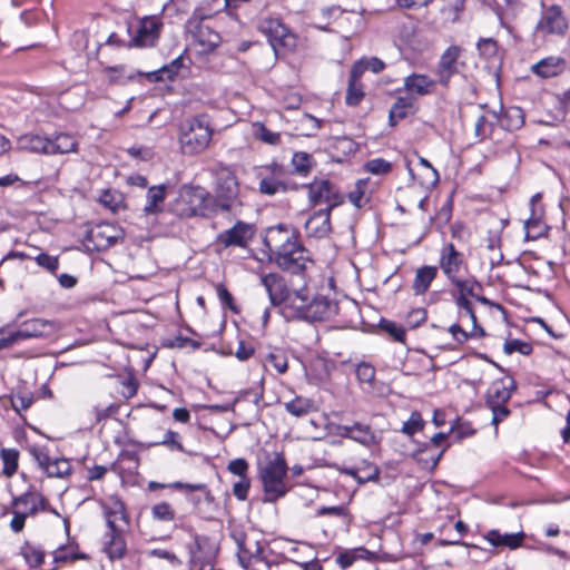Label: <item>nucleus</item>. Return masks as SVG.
<instances>
[{"label":"nucleus","instance_id":"nucleus-61","mask_svg":"<svg viewBox=\"0 0 570 570\" xmlns=\"http://www.w3.org/2000/svg\"><path fill=\"white\" fill-rule=\"evenodd\" d=\"M367 552L365 549H360L355 551H346L343 553H340L336 562L342 569L350 568L357 558H361L363 553Z\"/></svg>","mask_w":570,"mask_h":570},{"label":"nucleus","instance_id":"nucleus-8","mask_svg":"<svg viewBox=\"0 0 570 570\" xmlns=\"http://www.w3.org/2000/svg\"><path fill=\"white\" fill-rule=\"evenodd\" d=\"M463 53V48L456 45L448 47L440 56L435 66V77L439 85L448 89L452 77L460 73V68L464 67V62H460V58Z\"/></svg>","mask_w":570,"mask_h":570},{"label":"nucleus","instance_id":"nucleus-14","mask_svg":"<svg viewBox=\"0 0 570 570\" xmlns=\"http://www.w3.org/2000/svg\"><path fill=\"white\" fill-rule=\"evenodd\" d=\"M58 330L55 321L43 318H32L24 321L20 324L16 331V335L20 341L29 338H42L52 336Z\"/></svg>","mask_w":570,"mask_h":570},{"label":"nucleus","instance_id":"nucleus-11","mask_svg":"<svg viewBox=\"0 0 570 570\" xmlns=\"http://www.w3.org/2000/svg\"><path fill=\"white\" fill-rule=\"evenodd\" d=\"M88 246L91 244L92 249L104 252L116 244L122 242L124 233L120 228L112 224H100L90 229L87 234Z\"/></svg>","mask_w":570,"mask_h":570},{"label":"nucleus","instance_id":"nucleus-36","mask_svg":"<svg viewBox=\"0 0 570 570\" xmlns=\"http://www.w3.org/2000/svg\"><path fill=\"white\" fill-rule=\"evenodd\" d=\"M498 112H500L499 125L508 131L517 130L524 124V115L519 107H510L504 112H502L501 107Z\"/></svg>","mask_w":570,"mask_h":570},{"label":"nucleus","instance_id":"nucleus-39","mask_svg":"<svg viewBox=\"0 0 570 570\" xmlns=\"http://www.w3.org/2000/svg\"><path fill=\"white\" fill-rule=\"evenodd\" d=\"M285 410L296 417H302L315 410L314 402L309 399L296 396L284 404Z\"/></svg>","mask_w":570,"mask_h":570},{"label":"nucleus","instance_id":"nucleus-62","mask_svg":"<svg viewBox=\"0 0 570 570\" xmlns=\"http://www.w3.org/2000/svg\"><path fill=\"white\" fill-rule=\"evenodd\" d=\"M355 374L361 383L371 384L375 377V368L368 363H361L356 366Z\"/></svg>","mask_w":570,"mask_h":570},{"label":"nucleus","instance_id":"nucleus-22","mask_svg":"<svg viewBox=\"0 0 570 570\" xmlns=\"http://www.w3.org/2000/svg\"><path fill=\"white\" fill-rule=\"evenodd\" d=\"M337 434L342 438L351 439L364 446H372L379 443L375 432L368 424L354 423L352 425H338Z\"/></svg>","mask_w":570,"mask_h":570},{"label":"nucleus","instance_id":"nucleus-57","mask_svg":"<svg viewBox=\"0 0 570 570\" xmlns=\"http://www.w3.org/2000/svg\"><path fill=\"white\" fill-rule=\"evenodd\" d=\"M429 448V444H423L421 449H419L415 453H413V458L422 464L424 468H429L433 470L439 464L440 459L442 458L444 450L440 451L436 455L431 456L430 459H424L421 456L423 452H425Z\"/></svg>","mask_w":570,"mask_h":570},{"label":"nucleus","instance_id":"nucleus-30","mask_svg":"<svg viewBox=\"0 0 570 570\" xmlns=\"http://www.w3.org/2000/svg\"><path fill=\"white\" fill-rule=\"evenodd\" d=\"M524 537V532L501 533L499 530H491L485 535V539L493 547H507L509 549H517L522 546Z\"/></svg>","mask_w":570,"mask_h":570},{"label":"nucleus","instance_id":"nucleus-6","mask_svg":"<svg viewBox=\"0 0 570 570\" xmlns=\"http://www.w3.org/2000/svg\"><path fill=\"white\" fill-rule=\"evenodd\" d=\"M215 197L217 206L222 210H232L236 206H240L239 184L236 175L227 167H223L217 171Z\"/></svg>","mask_w":570,"mask_h":570},{"label":"nucleus","instance_id":"nucleus-40","mask_svg":"<svg viewBox=\"0 0 570 570\" xmlns=\"http://www.w3.org/2000/svg\"><path fill=\"white\" fill-rule=\"evenodd\" d=\"M252 134L262 142L271 146H278L282 142L281 134L269 130L263 122L256 121L252 125Z\"/></svg>","mask_w":570,"mask_h":570},{"label":"nucleus","instance_id":"nucleus-48","mask_svg":"<svg viewBox=\"0 0 570 570\" xmlns=\"http://www.w3.org/2000/svg\"><path fill=\"white\" fill-rule=\"evenodd\" d=\"M451 284L458 288L460 295L464 296L473 297L476 296V292L482 291V285L473 277L465 279L458 277L455 281H452Z\"/></svg>","mask_w":570,"mask_h":570},{"label":"nucleus","instance_id":"nucleus-37","mask_svg":"<svg viewBox=\"0 0 570 570\" xmlns=\"http://www.w3.org/2000/svg\"><path fill=\"white\" fill-rule=\"evenodd\" d=\"M19 144L22 149L28 151L49 155L50 137L28 134L19 138Z\"/></svg>","mask_w":570,"mask_h":570},{"label":"nucleus","instance_id":"nucleus-26","mask_svg":"<svg viewBox=\"0 0 570 570\" xmlns=\"http://www.w3.org/2000/svg\"><path fill=\"white\" fill-rule=\"evenodd\" d=\"M238 559L243 567H248L252 559H263V546L258 540H250L246 534L235 537Z\"/></svg>","mask_w":570,"mask_h":570},{"label":"nucleus","instance_id":"nucleus-51","mask_svg":"<svg viewBox=\"0 0 570 570\" xmlns=\"http://www.w3.org/2000/svg\"><path fill=\"white\" fill-rule=\"evenodd\" d=\"M380 327L382 331L386 332L394 341L404 343L405 341V330L402 325L382 318L380 322Z\"/></svg>","mask_w":570,"mask_h":570},{"label":"nucleus","instance_id":"nucleus-15","mask_svg":"<svg viewBox=\"0 0 570 570\" xmlns=\"http://www.w3.org/2000/svg\"><path fill=\"white\" fill-rule=\"evenodd\" d=\"M337 302L325 295L317 294L309 298L308 311L305 314L307 322H322L336 315Z\"/></svg>","mask_w":570,"mask_h":570},{"label":"nucleus","instance_id":"nucleus-55","mask_svg":"<svg viewBox=\"0 0 570 570\" xmlns=\"http://www.w3.org/2000/svg\"><path fill=\"white\" fill-rule=\"evenodd\" d=\"M480 56L492 59L498 53V42L492 38H481L476 43Z\"/></svg>","mask_w":570,"mask_h":570},{"label":"nucleus","instance_id":"nucleus-28","mask_svg":"<svg viewBox=\"0 0 570 570\" xmlns=\"http://www.w3.org/2000/svg\"><path fill=\"white\" fill-rule=\"evenodd\" d=\"M104 515L108 529H119L117 521H124L128 524V515L124 502L117 498L111 497L107 503L102 505Z\"/></svg>","mask_w":570,"mask_h":570},{"label":"nucleus","instance_id":"nucleus-16","mask_svg":"<svg viewBox=\"0 0 570 570\" xmlns=\"http://www.w3.org/2000/svg\"><path fill=\"white\" fill-rule=\"evenodd\" d=\"M439 264L451 283L459 277V273L464 265L463 254L452 243H448L441 248Z\"/></svg>","mask_w":570,"mask_h":570},{"label":"nucleus","instance_id":"nucleus-9","mask_svg":"<svg viewBox=\"0 0 570 570\" xmlns=\"http://www.w3.org/2000/svg\"><path fill=\"white\" fill-rule=\"evenodd\" d=\"M308 202L312 206L326 205L331 212L344 202L337 187L327 179H315L306 185Z\"/></svg>","mask_w":570,"mask_h":570},{"label":"nucleus","instance_id":"nucleus-34","mask_svg":"<svg viewBox=\"0 0 570 570\" xmlns=\"http://www.w3.org/2000/svg\"><path fill=\"white\" fill-rule=\"evenodd\" d=\"M49 155H63L78 150L77 140L69 134L60 132L50 137Z\"/></svg>","mask_w":570,"mask_h":570},{"label":"nucleus","instance_id":"nucleus-53","mask_svg":"<svg viewBox=\"0 0 570 570\" xmlns=\"http://www.w3.org/2000/svg\"><path fill=\"white\" fill-rule=\"evenodd\" d=\"M366 185L367 180L360 179L356 181L354 189L348 193V200L357 208L363 207L368 200L365 198Z\"/></svg>","mask_w":570,"mask_h":570},{"label":"nucleus","instance_id":"nucleus-38","mask_svg":"<svg viewBox=\"0 0 570 570\" xmlns=\"http://www.w3.org/2000/svg\"><path fill=\"white\" fill-rule=\"evenodd\" d=\"M38 502H45L43 497L35 492H26L14 499L13 504L18 508V511L32 515L38 511Z\"/></svg>","mask_w":570,"mask_h":570},{"label":"nucleus","instance_id":"nucleus-25","mask_svg":"<svg viewBox=\"0 0 570 570\" xmlns=\"http://www.w3.org/2000/svg\"><path fill=\"white\" fill-rule=\"evenodd\" d=\"M480 108L483 109L484 112L475 120L474 136L479 141H483L492 137L494 127L499 125L500 121V112L489 109L487 105H480Z\"/></svg>","mask_w":570,"mask_h":570},{"label":"nucleus","instance_id":"nucleus-29","mask_svg":"<svg viewBox=\"0 0 570 570\" xmlns=\"http://www.w3.org/2000/svg\"><path fill=\"white\" fill-rule=\"evenodd\" d=\"M166 190L167 187L164 184L149 187L146 195V205L144 206L145 214L155 215L164 210Z\"/></svg>","mask_w":570,"mask_h":570},{"label":"nucleus","instance_id":"nucleus-60","mask_svg":"<svg viewBox=\"0 0 570 570\" xmlns=\"http://www.w3.org/2000/svg\"><path fill=\"white\" fill-rule=\"evenodd\" d=\"M36 263L50 273H55L59 267L58 256H51L47 253H40L35 257Z\"/></svg>","mask_w":570,"mask_h":570},{"label":"nucleus","instance_id":"nucleus-58","mask_svg":"<svg viewBox=\"0 0 570 570\" xmlns=\"http://www.w3.org/2000/svg\"><path fill=\"white\" fill-rule=\"evenodd\" d=\"M420 165L423 166L425 175L424 179H420V185L424 186L425 184L434 185L439 181V173L438 170L431 165L429 160H426L423 157L419 158Z\"/></svg>","mask_w":570,"mask_h":570},{"label":"nucleus","instance_id":"nucleus-17","mask_svg":"<svg viewBox=\"0 0 570 570\" xmlns=\"http://www.w3.org/2000/svg\"><path fill=\"white\" fill-rule=\"evenodd\" d=\"M190 562L194 564L212 566L217 553V547L206 535H195L189 546Z\"/></svg>","mask_w":570,"mask_h":570},{"label":"nucleus","instance_id":"nucleus-10","mask_svg":"<svg viewBox=\"0 0 570 570\" xmlns=\"http://www.w3.org/2000/svg\"><path fill=\"white\" fill-rule=\"evenodd\" d=\"M29 453L37 462L38 466L49 478H66L71 474L72 465L68 459H51L45 448L31 446Z\"/></svg>","mask_w":570,"mask_h":570},{"label":"nucleus","instance_id":"nucleus-32","mask_svg":"<svg viewBox=\"0 0 570 570\" xmlns=\"http://www.w3.org/2000/svg\"><path fill=\"white\" fill-rule=\"evenodd\" d=\"M415 109V100L411 96L397 97L389 112V122L395 126L399 121L407 117L411 110Z\"/></svg>","mask_w":570,"mask_h":570},{"label":"nucleus","instance_id":"nucleus-5","mask_svg":"<svg viewBox=\"0 0 570 570\" xmlns=\"http://www.w3.org/2000/svg\"><path fill=\"white\" fill-rule=\"evenodd\" d=\"M258 29L264 33L276 56L292 52L297 45V37L281 20L262 19Z\"/></svg>","mask_w":570,"mask_h":570},{"label":"nucleus","instance_id":"nucleus-27","mask_svg":"<svg viewBox=\"0 0 570 570\" xmlns=\"http://www.w3.org/2000/svg\"><path fill=\"white\" fill-rule=\"evenodd\" d=\"M364 72L361 63H354L350 72L348 86L345 96V102L348 106H357L364 98L361 77Z\"/></svg>","mask_w":570,"mask_h":570},{"label":"nucleus","instance_id":"nucleus-4","mask_svg":"<svg viewBox=\"0 0 570 570\" xmlns=\"http://www.w3.org/2000/svg\"><path fill=\"white\" fill-rule=\"evenodd\" d=\"M213 18V13L200 7L194 10L193 14L186 22V29L193 37L194 41L202 47L203 52L215 50L220 41V35L214 30L206 21Z\"/></svg>","mask_w":570,"mask_h":570},{"label":"nucleus","instance_id":"nucleus-3","mask_svg":"<svg viewBox=\"0 0 570 570\" xmlns=\"http://www.w3.org/2000/svg\"><path fill=\"white\" fill-rule=\"evenodd\" d=\"M213 132L210 119L206 114L183 120L178 126V141L183 154L193 156L206 150Z\"/></svg>","mask_w":570,"mask_h":570},{"label":"nucleus","instance_id":"nucleus-35","mask_svg":"<svg viewBox=\"0 0 570 570\" xmlns=\"http://www.w3.org/2000/svg\"><path fill=\"white\" fill-rule=\"evenodd\" d=\"M563 63V59L559 57H548L533 65L531 70L542 78H551L562 71Z\"/></svg>","mask_w":570,"mask_h":570},{"label":"nucleus","instance_id":"nucleus-7","mask_svg":"<svg viewBox=\"0 0 570 570\" xmlns=\"http://www.w3.org/2000/svg\"><path fill=\"white\" fill-rule=\"evenodd\" d=\"M569 29L568 19L558 4L546 7L542 3L541 16L534 27V33L541 38L564 37Z\"/></svg>","mask_w":570,"mask_h":570},{"label":"nucleus","instance_id":"nucleus-63","mask_svg":"<svg viewBox=\"0 0 570 570\" xmlns=\"http://www.w3.org/2000/svg\"><path fill=\"white\" fill-rule=\"evenodd\" d=\"M250 489V479L249 476L239 478L237 482L233 485V494L239 501H245L248 497V492Z\"/></svg>","mask_w":570,"mask_h":570},{"label":"nucleus","instance_id":"nucleus-56","mask_svg":"<svg viewBox=\"0 0 570 570\" xmlns=\"http://www.w3.org/2000/svg\"><path fill=\"white\" fill-rule=\"evenodd\" d=\"M180 197L193 203L191 212L196 213L197 207H202L205 202V191L202 188H187L180 194Z\"/></svg>","mask_w":570,"mask_h":570},{"label":"nucleus","instance_id":"nucleus-23","mask_svg":"<svg viewBox=\"0 0 570 570\" xmlns=\"http://www.w3.org/2000/svg\"><path fill=\"white\" fill-rule=\"evenodd\" d=\"M517 390L513 377L495 380L485 395V405L507 404Z\"/></svg>","mask_w":570,"mask_h":570},{"label":"nucleus","instance_id":"nucleus-44","mask_svg":"<svg viewBox=\"0 0 570 570\" xmlns=\"http://www.w3.org/2000/svg\"><path fill=\"white\" fill-rule=\"evenodd\" d=\"M0 458L3 463L2 473L12 476L18 470L19 451L16 449H1Z\"/></svg>","mask_w":570,"mask_h":570},{"label":"nucleus","instance_id":"nucleus-43","mask_svg":"<svg viewBox=\"0 0 570 570\" xmlns=\"http://www.w3.org/2000/svg\"><path fill=\"white\" fill-rule=\"evenodd\" d=\"M183 67V59L178 57L174 59L169 65L161 67L160 69L153 71L148 75V78L154 81L173 80Z\"/></svg>","mask_w":570,"mask_h":570},{"label":"nucleus","instance_id":"nucleus-33","mask_svg":"<svg viewBox=\"0 0 570 570\" xmlns=\"http://www.w3.org/2000/svg\"><path fill=\"white\" fill-rule=\"evenodd\" d=\"M165 488L175 489V490H185V491H199V492L204 493L205 501H207L209 503L214 501V495L212 494L210 490L208 489V487L205 483H184V482H179V481L168 483V484L159 483L156 481H150L148 483L149 490L165 489Z\"/></svg>","mask_w":570,"mask_h":570},{"label":"nucleus","instance_id":"nucleus-42","mask_svg":"<svg viewBox=\"0 0 570 570\" xmlns=\"http://www.w3.org/2000/svg\"><path fill=\"white\" fill-rule=\"evenodd\" d=\"M259 191L264 195L273 196L278 193H285L288 187L287 184L276 177L263 176V173H259Z\"/></svg>","mask_w":570,"mask_h":570},{"label":"nucleus","instance_id":"nucleus-45","mask_svg":"<svg viewBox=\"0 0 570 570\" xmlns=\"http://www.w3.org/2000/svg\"><path fill=\"white\" fill-rule=\"evenodd\" d=\"M293 173L299 176H306L313 167V158L304 151H296L292 157Z\"/></svg>","mask_w":570,"mask_h":570},{"label":"nucleus","instance_id":"nucleus-41","mask_svg":"<svg viewBox=\"0 0 570 570\" xmlns=\"http://www.w3.org/2000/svg\"><path fill=\"white\" fill-rule=\"evenodd\" d=\"M20 554L30 568H39L45 561V551L29 542L21 546Z\"/></svg>","mask_w":570,"mask_h":570},{"label":"nucleus","instance_id":"nucleus-12","mask_svg":"<svg viewBox=\"0 0 570 570\" xmlns=\"http://www.w3.org/2000/svg\"><path fill=\"white\" fill-rule=\"evenodd\" d=\"M255 232L253 224L238 220L232 228L219 233L216 242L226 248L230 246L245 248L253 239Z\"/></svg>","mask_w":570,"mask_h":570},{"label":"nucleus","instance_id":"nucleus-31","mask_svg":"<svg viewBox=\"0 0 570 570\" xmlns=\"http://www.w3.org/2000/svg\"><path fill=\"white\" fill-rule=\"evenodd\" d=\"M438 276V267L424 265L416 269L412 289L415 295H423L429 291L431 283Z\"/></svg>","mask_w":570,"mask_h":570},{"label":"nucleus","instance_id":"nucleus-49","mask_svg":"<svg viewBox=\"0 0 570 570\" xmlns=\"http://www.w3.org/2000/svg\"><path fill=\"white\" fill-rule=\"evenodd\" d=\"M392 163L383 158L368 159L363 169L372 175H387L392 170Z\"/></svg>","mask_w":570,"mask_h":570},{"label":"nucleus","instance_id":"nucleus-50","mask_svg":"<svg viewBox=\"0 0 570 570\" xmlns=\"http://www.w3.org/2000/svg\"><path fill=\"white\" fill-rule=\"evenodd\" d=\"M425 425V421L422 419V415L420 412L414 411L411 413L407 421L403 423V426L401 429V432L404 434L412 436L416 432L423 430Z\"/></svg>","mask_w":570,"mask_h":570},{"label":"nucleus","instance_id":"nucleus-18","mask_svg":"<svg viewBox=\"0 0 570 570\" xmlns=\"http://www.w3.org/2000/svg\"><path fill=\"white\" fill-rule=\"evenodd\" d=\"M309 294L306 287L292 291L282 305L283 313L287 318H297L305 321V314L308 311Z\"/></svg>","mask_w":570,"mask_h":570},{"label":"nucleus","instance_id":"nucleus-24","mask_svg":"<svg viewBox=\"0 0 570 570\" xmlns=\"http://www.w3.org/2000/svg\"><path fill=\"white\" fill-rule=\"evenodd\" d=\"M331 210H316L305 223V232L308 237L325 238L332 232Z\"/></svg>","mask_w":570,"mask_h":570},{"label":"nucleus","instance_id":"nucleus-59","mask_svg":"<svg viewBox=\"0 0 570 570\" xmlns=\"http://www.w3.org/2000/svg\"><path fill=\"white\" fill-rule=\"evenodd\" d=\"M33 402L30 393H16L11 396V405L17 412L28 410Z\"/></svg>","mask_w":570,"mask_h":570},{"label":"nucleus","instance_id":"nucleus-13","mask_svg":"<svg viewBox=\"0 0 570 570\" xmlns=\"http://www.w3.org/2000/svg\"><path fill=\"white\" fill-rule=\"evenodd\" d=\"M160 23L155 18L141 19L136 28L128 27V32H134V36L128 43L129 47H151L159 38Z\"/></svg>","mask_w":570,"mask_h":570},{"label":"nucleus","instance_id":"nucleus-64","mask_svg":"<svg viewBox=\"0 0 570 570\" xmlns=\"http://www.w3.org/2000/svg\"><path fill=\"white\" fill-rule=\"evenodd\" d=\"M227 470L238 478L248 476L249 464L245 459H235L229 461Z\"/></svg>","mask_w":570,"mask_h":570},{"label":"nucleus","instance_id":"nucleus-19","mask_svg":"<svg viewBox=\"0 0 570 570\" xmlns=\"http://www.w3.org/2000/svg\"><path fill=\"white\" fill-rule=\"evenodd\" d=\"M438 85L436 78H431L426 73L413 72L404 78L403 89H397V92L405 90L411 95L424 97L433 95Z\"/></svg>","mask_w":570,"mask_h":570},{"label":"nucleus","instance_id":"nucleus-52","mask_svg":"<svg viewBox=\"0 0 570 570\" xmlns=\"http://www.w3.org/2000/svg\"><path fill=\"white\" fill-rule=\"evenodd\" d=\"M316 517L332 515L343 519L346 523H350L351 515L350 511L345 505H333V507H320L316 512Z\"/></svg>","mask_w":570,"mask_h":570},{"label":"nucleus","instance_id":"nucleus-21","mask_svg":"<svg viewBox=\"0 0 570 570\" xmlns=\"http://www.w3.org/2000/svg\"><path fill=\"white\" fill-rule=\"evenodd\" d=\"M261 283L265 287L269 301L274 306H282L292 292L287 287L284 277L276 273L264 275L261 279Z\"/></svg>","mask_w":570,"mask_h":570},{"label":"nucleus","instance_id":"nucleus-47","mask_svg":"<svg viewBox=\"0 0 570 570\" xmlns=\"http://www.w3.org/2000/svg\"><path fill=\"white\" fill-rule=\"evenodd\" d=\"M271 365L278 374H284L288 368V360L282 350H274L265 357V366Z\"/></svg>","mask_w":570,"mask_h":570},{"label":"nucleus","instance_id":"nucleus-1","mask_svg":"<svg viewBox=\"0 0 570 570\" xmlns=\"http://www.w3.org/2000/svg\"><path fill=\"white\" fill-rule=\"evenodd\" d=\"M263 242L269 259L282 271L297 275L312 263L308 250L297 240L294 232L282 224L269 227Z\"/></svg>","mask_w":570,"mask_h":570},{"label":"nucleus","instance_id":"nucleus-2","mask_svg":"<svg viewBox=\"0 0 570 570\" xmlns=\"http://www.w3.org/2000/svg\"><path fill=\"white\" fill-rule=\"evenodd\" d=\"M288 466L285 458L274 453L258 466V476L262 482L265 503H275L284 498L291 489L287 482Z\"/></svg>","mask_w":570,"mask_h":570},{"label":"nucleus","instance_id":"nucleus-46","mask_svg":"<svg viewBox=\"0 0 570 570\" xmlns=\"http://www.w3.org/2000/svg\"><path fill=\"white\" fill-rule=\"evenodd\" d=\"M151 518L159 522H170L176 518V511L173 505L161 501L151 507Z\"/></svg>","mask_w":570,"mask_h":570},{"label":"nucleus","instance_id":"nucleus-54","mask_svg":"<svg viewBox=\"0 0 570 570\" xmlns=\"http://www.w3.org/2000/svg\"><path fill=\"white\" fill-rule=\"evenodd\" d=\"M532 345L521 340H508L503 345V352L511 355L514 352H519L522 355H530L532 353Z\"/></svg>","mask_w":570,"mask_h":570},{"label":"nucleus","instance_id":"nucleus-20","mask_svg":"<svg viewBox=\"0 0 570 570\" xmlns=\"http://www.w3.org/2000/svg\"><path fill=\"white\" fill-rule=\"evenodd\" d=\"M102 551L109 560H121L127 554L126 531L119 529H108L104 537Z\"/></svg>","mask_w":570,"mask_h":570}]
</instances>
